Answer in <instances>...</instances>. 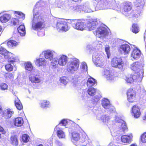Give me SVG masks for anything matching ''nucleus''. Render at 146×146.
<instances>
[{
	"mask_svg": "<svg viewBox=\"0 0 146 146\" xmlns=\"http://www.w3.org/2000/svg\"><path fill=\"white\" fill-rule=\"evenodd\" d=\"M71 121L69 120H67L66 119H63L60 122L59 124L57 125H59V126L60 125H62L63 126H66L67 125H69V123Z\"/></svg>",
	"mask_w": 146,
	"mask_h": 146,
	"instance_id": "obj_45",
	"label": "nucleus"
},
{
	"mask_svg": "<svg viewBox=\"0 0 146 146\" xmlns=\"http://www.w3.org/2000/svg\"><path fill=\"white\" fill-rule=\"evenodd\" d=\"M22 139L23 142L27 143L29 140V137L27 134H24L23 135Z\"/></svg>",
	"mask_w": 146,
	"mask_h": 146,
	"instance_id": "obj_50",
	"label": "nucleus"
},
{
	"mask_svg": "<svg viewBox=\"0 0 146 146\" xmlns=\"http://www.w3.org/2000/svg\"><path fill=\"white\" fill-rule=\"evenodd\" d=\"M87 92L90 96H93L96 94V90L94 88H90L88 89Z\"/></svg>",
	"mask_w": 146,
	"mask_h": 146,
	"instance_id": "obj_46",
	"label": "nucleus"
},
{
	"mask_svg": "<svg viewBox=\"0 0 146 146\" xmlns=\"http://www.w3.org/2000/svg\"><path fill=\"white\" fill-rule=\"evenodd\" d=\"M96 83V81L94 79L90 77L87 80V85L88 87H91L94 86Z\"/></svg>",
	"mask_w": 146,
	"mask_h": 146,
	"instance_id": "obj_38",
	"label": "nucleus"
},
{
	"mask_svg": "<svg viewBox=\"0 0 146 146\" xmlns=\"http://www.w3.org/2000/svg\"><path fill=\"white\" fill-rule=\"evenodd\" d=\"M141 140L143 143H146V132L142 135L141 136Z\"/></svg>",
	"mask_w": 146,
	"mask_h": 146,
	"instance_id": "obj_57",
	"label": "nucleus"
},
{
	"mask_svg": "<svg viewBox=\"0 0 146 146\" xmlns=\"http://www.w3.org/2000/svg\"><path fill=\"white\" fill-rule=\"evenodd\" d=\"M14 111L11 109H5L3 111L2 116L5 119H8L11 117Z\"/></svg>",
	"mask_w": 146,
	"mask_h": 146,
	"instance_id": "obj_26",
	"label": "nucleus"
},
{
	"mask_svg": "<svg viewBox=\"0 0 146 146\" xmlns=\"http://www.w3.org/2000/svg\"><path fill=\"white\" fill-rule=\"evenodd\" d=\"M80 136L79 133L76 132H73L71 134V141L76 146L79 145L78 142L80 139Z\"/></svg>",
	"mask_w": 146,
	"mask_h": 146,
	"instance_id": "obj_22",
	"label": "nucleus"
},
{
	"mask_svg": "<svg viewBox=\"0 0 146 146\" xmlns=\"http://www.w3.org/2000/svg\"><path fill=\"white\" fill-rule=\"evenodd\" d=\"M131 112L132 115L135 118H139L141 115L140 108L137 105H134L132 107Z\"/></svg>",
	"mask_w": 146,
	"mask_h": 146,
	"instance_id": "obj_21",
	"label": "nucleus"
},
{
	"mask_svg": "<svg viewBox=\"0 0 146 146\" xmlns=\"http://www.w3.org/2000/svg\"><path fill=\"white\" fill-rule=\"evenodd\" d=\"M15 104L18 110H20L22 109L23 108L22 105L18 98L15 101Z\"/></svg>",
	"mask_w": 146,
	"mask_h": 146,
	"instance_id": "obj_43",
	"label": "nucleus"
},
{
	"mask_svg": "<svg viewBox=\"0 0 146 146\" xmlns=\"http://www.w3.org/2000/svg\"><path fill=\"white\" fill-rule=\"evenodd\" d=\"M79 65V60L76 58H73L67 66L68 70L73 73L78 69Z\"/></svg>",
	"mask_w": 146,
	"mask_h": 146,
	"instance_id": "obj_10",
	"label": "nucleus"
},
{
	"mask_svg": "<svg viewBox=\"0 0 146 146\" xmlns=\"http://www.w3.org/2000/svg\"><path fill=\"white\" fill-rule=\"evenodd\" d=\"M35 8L33 9L32 29L37 31L44 27V21L42 15L38 12H35Z\"/></svg>",
	"mask_w": 146,
	"mask_h": 146,
	"instance_id": "obj_3",
	"label": "nucleus"
},
{
	"mask_svg": "<svg viewBox=\"0 0 146 146\" xmlns=\"http://www.w3.org/2000/svg\"><path fill=\"white\" fill-rule=\"evenodd\" d=\"M105 50L107 55L108 58H109L110 56L109 46V45L106 46L105 47Z\"/></svg>",
	"mask_w": 146,
	"mask_h": 146,
	"instance_id": "obj_53",
	"label": "nucleus"
},
{
	"mask_svg": "<svg viewBox=\"0 0 146 146\" xmlns=\"http://www.w3.org/2000/svg\"><path fill=\"white\" fill-rule=\"evenodd\" d=\"M131 29L132 32L135 33H138L139 31L138 26L137 24H133Z\"/></svg>",
	"mask_w": 146,
	"mask_h": 146,
	"instance_id": "obj_47",
	"label": "nucleus"
},
{
	"mask_svg": "<svg viewBox=\"0 0 146 146\" xmlns=\"http://www.w3.org/2000/svg\"><path fill=\"white\" fill-rule=\"evenodd\" d=\"M54 130L56 131L57 136L59 138H65V134L64 132L59 127V125H57L55 128Z\"/></svg>",
	"mask_w": 146,
	"mask_h": 146,
	"instance_id": "obj_28",
	"label": "nucleus"
},
{
	"mask_svg": "<svg viewBox=\"0 0 146 146\" xmlns=\"http://www.w3.org/2000/svg\"><path fill=\"white\" fill-rule=\"evenodd\" d=\"M68 61V57L64 55H60L58 58H54L51 62V65L54 68H58V65L65 66Z\"/></svg>",
	"mask_w": 146,
	"mask_h": 146,
	"instance_id": "obj_6",
	"label": "nucleus"
},
{
	"mask_svg": "<svg viewBox=\"0 0 146 146\" xmlns=\"http://www.w3.org/2000/svg\"><path fill=\"white\" fill-rule=\"evenodd\" d=\"M2 112H3L2 107L0 106V114Z\"/></svg>",
	"mask_w": 146,
	"mask_h": 146,
	"instance_id": "obj_63",
	"label": "nucleus"
},
{
	"mask_svg": "<svg viewBox=\"0 0 146 146\" xmlns=\"http://www.w3.org/2000/svg\"><path fill=\"white\" fill-rule=\"evenodd\" d=\"M18 44V42L16 41L13 40H10L8 41L7 44V46L10 48L14 46H16Z\"/></svg>",
	"mask_w": 146,
	"mask_h": 146,
	"instance_id": "obj_42",
	"label": "nucleus"
},
{
	"mask_svg": "<svg viewBox=\"0 0 146 146\" xmlns=\"http://www.w3.org/2000/svg\"><path fill=\"white\" fill-rule=\"evenodd\" d=\"M18 58L12 53L8 51L2 46H0V62L7 61L13 62L17 61Z\"/></svg>",
	"mask_w": 146,
	"mask_h": 146,
	"instance_id": "obj_4",
	"label": "nucleus"
},
{
	"mask_svg": "<svg viewBox=\"0 0 146 146\" xmlns=\"http://www.w3.org/2000/svg\"><path fill=\"white\" fill-rule=\"evenodd\" d=\"M56 7L61 9H63L64 8V2L62 0H56Z\"/></svg>",
	"mask_w": 146,
	"mask_h": 146,
	"instance_id": "obj_40",
	"label": "nucleus"
},
{
	"mask_svg": "<svg viewBox=\"0 0 146 146\" xmlns=\"http://www.w3.org/2000/svg\"><path fill=\"white\" fill-rule=\"evenodd\" d=\"M141 10L139 9H135L133 10L130 13V15L129 16V18L131 17H137L140 15Z\"/></svg>",
	"mask_w": 146,
	"mask_h": 146,
	"instance_id": "obj_33",
	"label": "nucleus"
},
{
	"mask_svg": "<svg viewBox=\"0 0 146 146\" xmlns=\"http://www.w3.org/2000/svg\"><path fill=\"white\" fill-rule=\"evenodd\" d=\"M0 132H1L2 134H5V131L4 129L0 125Z\"/></svg>",
	"mask_w": 146,
	"mask_h": 146,
	"instance_id": "obj_60",
	"label": "nucleus"
},
{
	"mask_svg": "<svg viewBox=\"0 0 146 146\" xmlns=\"http://www.w3.org/2000/svg\"><path fill=\"white\" fill-rule=\"evenodd\" d=\"M13 121L14 125L17 127L22 126L24 123L23 119L21 117L16 118Z\"/></svg>",
	"mask_w": 146,
	"mask_h": 146,
	"instance_id": "obj_29",
	"label": "nucleus"
},
{
	"mask_svg": "<svg viewBox=\"0 0 146 146\" xmlns=\"http://www.w3.org/2000/svg\"><path fill=\"white\" fill-rule=\"evenodd\" d=\"M127 94V100L129 102H133L136 101V92L133 89L131 88L128 90Z\"/></svg>",
	"mask_w": 146,
	"mask_h": 146,
	"instance_id": "obj_19",
	"label": "nucleus"
},
{
	"mask_svg": "<svg viewBox=\"0 0 146 146\" xmlns=\"http://www.w3.org/2000/svg\"><path fill=\"white\" fill-rule=\"evenodd\" d=\"M109 30L104 27H101L97 29L93 33L99 38H104L107 36L109 34Z\"/></svg>",
	"mask_w": 146,
	"mask_h": 146,
	"instance_id": "obj_11",
	"label": "nucleus"
},
{
	"mask_svg": "<svg viewBox=\"0 0 146 146\" xmlns=\"http://www.w3.org/2000/svg\"><path fill=\"white\" fill-rule=\"evenodd\" d=\"M100 100L99 97L97 96H96L94 97L93 100L96 102H97Z\"/></svg>",
	"mask_w": 146,
	"mask_h": 146,
	"instance_id": "obj_59",
	"label": "nucleus"
},
{
	"mask_svg": "<svg viewBox=\"0 0 146 146\" xmlns=\"http://www.w3.org/2000/svg\"><path fill=\"white\" fill-rule=\"evenodd\" d=\"M60 82L64 85H66L67 83L66 78L65 77H62L60 78Z\"/></svg>",
	"mask_w": 146,
	"mask_h": 146,
	"instance_id": "obj_54",
	"label": "nucleus"
},
{
	"mask_svg": "<svg viewBox=\"0 0 146 146\" xmlns=\"http://www.w3.org/2000/svg\"><path fill=\"white\" fill-rule=\"evenodd\" d=\"M8 86L7 84L4 83H0V89L2 90H5L7 89Z\"/></svg>",
	"mask_w": 146,
	"mask_h": 146,
	"instance_id": "obj_51",
	"label": "nucleus"
},
{
	"mask_svg": "<svg viewBox=\"0 0 146 146\" xmlns=\"http://www.w3.org/2000/svg\"><path fill=\"white\" fill-rule=\"evenodd\" d=\"M119 50L121 54L126 55L129 53L131 48L129 45L125 44L121 45L119 48Z\"/></svg>",
	"mask_w": 146,
	"mask_h": 146,
	"instance_id": "obj_20",
	"label": "nucleus"
},
{
	"mask_svg": "<svg viewBox=\"0 0 146 146\" xmlns=\"http://www.w3.org/2000/svg\"><path fill=\"white\" fill-rule=\"evenodd\" d=\"M115 121L117 123V125L119 128V134H123L127 131V128L125 122L123 120L116 116L115 117Z\"/></svg>",
	"mask_w": 146,
	"mask_h": 146,
	"instance_id": "obj_9",
	"label": "nucleus"
},
{
	"mask_svg": "<svg viewBox=\"0 0 146 146\" xmlns=\"http://www.w3.org/2000/svg\"><path fill=\"white\" fill-rule=\"evenodd\" d=\"M0 21L3 23H6L10 19L11 16L9 14L1 13H0Z\"/></svg>",
	"mask_w": 146,
	"mask_h": 146,
	"instance_id": "obj_25",
	"label": "nucleus"
},
{
	"mask_svg": "<svg viewBox=\"0 0 146 146\" xmlns=\"http://www.w3.org/2000/svg\"><path fill=\"white\" fill-rule=\"evenodd\" d=\"M10 143L14 146H17L18 144V141L16 136L12 135L10 138Z\"/></svg>",
	"mask_w": 146,
	"mask_h": 146,
	"instance_id": "obj_39",
	"label": "nucleus"
},
{
	"mask_svg": "<svg viewBox=\"0 0 146 146\" xmlns=\"http://www.w3.org/2000/svg\"><path fill=\"white\" fill-rule=\"evenodd\" d=\"M46 61L44 58H40L36 59L35 64L38 66H43L46 65Z\"/></svg>",
	"mask_w": 146,
	"mask_h": 146,
	"instance_id": "obj_31",
	"label": "nucleus"
},
{
	"mask_svg": "<svg viewBox=\"0 0 146 146\" xmlns=\"http://www.w3.org/2000/svg\"><path fill=\"white\" fill-rule=\"evenodd\" d=\"M93 60L95 65L99 67L103 66L105 63V58L103 55L100 54L94 53Z\"/></svg>",
	"mask_w": 146,
	"mask_h": 146,
	"instance_id": "obj_8",
	"label": "nucleus"
},
{
	"mask_svg": "<svg viewBox=\"0 0 146 146\" xmlns=\"http://www.w3.org/2000/svg\"><path fill=\"white\" fill-rule=\"evenodd\" d=\"M111 64L113 67L122 70L123 69L124 64L121 58L114 57L111 59Z\"/></svg>",
	"mask_w": 146,
	"mask_h": 146,
	"instance_id": "obj_12",
	"label": "nucleus"
},
{
	"mask_svg": "<svg viewBox=\"0 0 146 146\" xmlns=\"http://www.w3.org/2000/svg\"><path fill=\"white\" fill-rule=\"evenodd\" d=\"M31 72V74L29 76V80L32 82L35 83H39L40 82V77H39L36 74L34 73L33 71Z\"/></svg>",
	"mask_w": 146,
	"mask_h": 146,
	"instance_id": "obj_24",
	"label": "nucleus"
},
{
	"mask_svg": "<svg viewBox=\"0 0 146 146\" xmlns=\"http://www.w3.org/2000/svg\"><path fill=\"white\" fill-rule=\"evenodd\" d=\"M92 3L100 9H118V5L116 3L115 0H92Z\"/></svg>",
	"mask_w": 146,
	"mask_h": 146,
	"instance_id": "obj_2",
	"label": "nucleus"
},
{
	"mask_svg": "<svg viewBox=\"0 0 146 146\" xmlns=\"http://www.w3.org/2000/svg\"><path fill=\"white\" fill-rule=\"evenodd\" d=\"M143 119L144 120H146V113L145 114V115L143 116Z\"/></svg>",
	"mask_w": 146,
	"mask_h": 146,
	"instance_id": "obj_62",
	"label": "nucleus"
},
{
	"mask_svg": "<svg viewBox=\"0 0 146 146\" xmlns=\"http://www.w3.org/2000/svg\"><path fill=\"white\" fill-rule=\"evenodd\" d=\"M54 21L56 23V28L58 31L66 32L68 30L69 28L66 20L56 18Z\"/></svg>",
	"mask_w": 146,
	"mask_h": 146,
	"instance_id": "obj_7",
	"label": "nucleus"
},
{
	"mask_svg": "<svg viewBox=\"0 0 146 146\" xmlns=\"http://www.w3.org/2000/svg\"><path fill=\"white\" fill-rule=\"evenodd\" d=\"M145 0H139L135 4V8L140 10L143 8L145 3Z\"/></svg>",
	"mask_w": 146,
	"mask_h": 146,
	"instance_id": "obj_35",
	"label": "nucleus"
},
{
	"mask_svg": "<svg viewBox=\"0 0 146 146\" xmlns=\"http://www.w3.org/2000/svg\"><path fill=\"white\" fill-rule=\"evenodd\" d=\"M15 16L24 20L25 18V14L22 12L19 11H15L14 12Z\"/></svg>",
	"mask_w": 146,
	"mask_h": 146,
	"instance_id": "obj_41",
	"label": "nucleus"
},
{
	"mask_svg": "<svg viewBox=\"0 0 146 146\" xmlns=\"http://www.w3.org/2000/svg\"><path fill=\"white\" fill-rule=\"evenodd\" d=\"M73 27L75 29L82 31L87 28L90 31L93 30L97 27L98 22L95 20L82 21L79 20H72L71 22Z\"/></svg>",
	"mask_w": 146,
	"mask_h": 146,
	"instance_id": "obj_1",
	"label": "nucleus"
},
{
	"mask_svg": "<svg viewBox=\"0 0 146 146\" xmlns=\"http://www.w3.org/2000/svg\"><path fill=\"white\" fill-rule=\"evenodd\" d=\"M132 137L133 136L131 133L127 135H124L121 137V140L123 143L129 144L132 141Z\"/></svg>",
	"mask_w": 146,
	"mask_h": 146,
	"instance_id": "obj_23",
	"label": "nucleus"
},
{
	"mask_svg": "<svg viewBox=\"0 0 146 146\" xmlns=\"http://www.w3.org/2000/svg\"><path fill=\"white\" fill-rule=\"evenodd\" d=\"M37 34L39 36H42L44 35V31H40L38 32Z\"/></svg>",
	"mask_w": 146,
	"mask_h": 146,
	"instance_id": "obj_58",
	"label": "nucleus"
},
{
	"mask_svg": "<svg viewBox=\"0 0 146 146\" xmlns=\"http://www.w3.org/2000/svg\"><path fill=\"white\" fill-rule=\"evenodd\" d=\"M25 69L29 71L32 70L33 69V66L30 62H27L25 64Z\"/></svg>",
	"mask_w": 146,
	"mask_h": 146,
	"instance_id": "obj_44",
	"label": "nucleus"
},
{
	"mask_svg": "<svg viewBox=\"0 0 146 146\" xmlns=\"http://www.w3.org/2000/svg\"><path fill=\"white\" fill-rule=\"evenodd\" d=\"M97 118L101 120L104 123H107L109 121L110 118L109 116L104 114H98L97 115Z\"/></svg>",
	"mask_w": 146,
	"mask_h": 146,
	"instance_id": "obj_27",
	"label": "nucleus"
},
{
	"mask_svg": "<svg viewBox=\"0 0 146 146\" xmlns=\"http://www.w3.org/2000/svg\"><path fill=\"white\" fill-rule=\"evenodd\" d=\"M141 54L140 50L137 48L134 49L131 53V56L134 59L137 60L140 57Z\"/></svg>",
	"mask_w": 146,
	"mask_h": 146,
	"instance_id": "obj_30",
	"label": "nucleus"
},
{
	"mask_svg": "<svg viewBox=\"0 0 146 146\" xmlns=\"http://www.w3.org/2000/svg\"><path fill=\"white\" fill-rule=\"evenodd\" d=\"M90 46H94L95 48L96 47L98 49H100L102 48V42L97 41L93 43L92 45H88L87 47L89 49H90Z\"/></svg>",
	"mask_w": 146,
	"mask_h": 146,
	"instance_id": "obj_32",
	"label": "nucleus"
},
{
	"mask_svg": "<svg viewBox=\"0 0 146 146\" xmlns=\"http://www.w3.org/2000/svg\"><path fill=\"white\" fill-rule=\"evenodd\" d=\"M4 77L7 79H9L11 80H13L14 78L13 74L10 73H6L4 75Z\"/></svg>",
	"mask_w": 146,
	"mask_h": 146,
	"instance_id": "obj_49",
	"label": "nucleus"
},
{
	"mask_svg": "<svg viewBox=\"0 0 146 146\" xmlns=\"http://www.w3.org/2000/svg\"><path fill=\"white\" fill-rule=\"evenodd\" d=\"M69 10L72 13L77 12L80 13H90L93 11L90 8L89 2L86 1L81 5L71 6Z\"/></svg>",
	"mask_w": 146,
	"mask_h": 146,
	"instance_id": "obj_5",
	"label": "nucleus"
},
{
	"mask_svg": "<svg viewBox=\"0 0 146 146\" xmlns=\"http://www.w3.org/2000/svg\"><path fill=\"white\" fill-rule=\"evenodd\" d=\"M5 70L8 72L13 71L14 70L16 71L17 70V67L16 66L12 63V64H8L5 66Z\"/></svg>",
	"mask_w": 146,
	"mask_h": 146,
	"instance_id": "obj_34",
	"label": "nucleus"
},
{
	"mask_svg": "<svg viewBox=\"0 0 146 146\" xmlns=\"http://www.w3.org/2000/svg\"><path fill=\"white\" fill-rule=\"evenodd\" d=\"M144 64L143 63L140 62H135L133 63L130 65V68L132 70L138 72L144 70L143 67Z\"/></svg>",
	"mask_w": 146,
	"mask_h": 146,
	"instance_id": "obj_15",
	"label": "nucleus"
},
{
	"mask_svg": "<svg viewBox=\"0 0 146 146\" xmlns=\"http://www.w3.org/2000/svg\"><path fill=\"white\" fill-rule=\"evenodd\" d=\"M11 23L14 25H18L19 24V20L17 19L13 18L11 20Z\"/></svg>",
	"mask_w": 146,
	"mask_h": 146,
	"instance_id": "obj_56",
	"label": "nucleus"
},
{
	"mask_svg": "<svg viewBox=\"0 0 146 146\" xmlns=\"http://www.w3.org/2000/svg\"><path fill=\"white\" fill-rule=\"evenodd\" d=\"M131 76V75H128L125 78V80L127 83H131L134 81H130V80L132 79V76Z\"/></svg>",
	"mask_w": 146,
	"mask_h": 146,
	"instance_id": "obj_55",
	"label": "nucleus"
},
{
	"mask_svg": "<svg viewBox=\"0 0 146 146\" xmlns=\"http://www.w3.org/2000/svg\"><path fill=\"white\" fill-rule=\"evenodd\" d=\"M144 70L138 72H135L134 74L131 75L132 79L130 80V81H134V82H140L142 80L143 77Z\"/></svg>",
	"mask_w": 146,
	"mask_h": 146,
	"instance_id": "obj_18",
	"label": "nucleus"
},
{
	"mask_svg": "<svg viewBox=\"0 0 146 146\" xmlns=\"http://www.w3.org/2000/svg\"><path fill=\"white\" fill-rule=\"evenodd\" d=\"M55 143L58 146H61L62 145L61 143L57 140L55 141Z\"/></svg>",
	"mask_w": 146,
	"mask_h": 146,
	"instance_id": "obj_61",
	"label": "nucleus"
},
{
	"mask_svg": "<svg viewBox=\"0 0 146 146\" xmlns=\"http://www.w3.org/2000/svg\"><path fill=\"white\" fill-rule=\"evenodd\" d=\"M72 84L75 88H77L79 86L78 80L77 79L73 78L72 81Z\"/></svg>",
	"mask_w": 146,
	"mask_h": 146,
	"instance_id": "obj_52",
	"label": "nucleus"
},
{
	"mask_svg": "<svg viewBox=\"0 0 146 146\" xmlns=\"http://www.w3.org/2000/svg\"><path fill=\"white\" fill-rule=\"evenodd\" d=\"M81 73H86L87 72L88 67L87 66L85 62H82L80 65L79 69Z\"/></svg>",
	"mask_w": 146,
	"mask_h": 146,
	"instance_id": "obj_37",
	"label": "nucleus"
},
{
	"mask_svg": "<svg viewBox=\"0 0 146 146\" xmlns=\"http://www.w3.org/2000/svg\"><path fill=\"white\" fill-rule=\"evenodd\" d=\"M130 146H137L136 145L134 144H131Z\"/></svg>",
	"mask_w": 146,
	"mask_h": 146,
	"instance_id": "obj_64",
	"label": "nucleus"
},
{
	"mask_svg": "<svg viewBox=\"0 0 146 146\" xmlns=\"http://www.w3.org/2000/svg\"><path fill=\"white\" fill-rule=\"evenodd\" d=\"M55 53L54 51L48 49L43 51L42 54L46 59L52 62L54 59V55Z\"/></svg>",
	"mask_w": 146,
	"mask_h": 146,
	"instance_id": "obj_17",
	"label": "nucleus"
},
{
	"mask_svg": "<svg viewBox=\"0 0 146 146\" xmlns=\"http://www.w3.org/2000/svg\"><path fill=\"white\" fill-rule=\"evenodd\" d=\"M50 102L48 101L44 100L42 101L41 104V107L43 108H46L49 106Z\"/></svg>",
	"mask_w": 146,
	"mask_h": 146,
	"instance_id": "obj_48",
	"label": "nucleus"
},
{
	"mask_svg": "<svg viewBox=\"0 0 146 146\" xmlns=\"http://www.w3.org/2000/svg\"><path fill=\"white\" fill-rule=\"evenodd\" d=\"M17 30L19 34L21 36H24L26 34L25 27L24 25H20L18 28Z\"/></svg>",
	"mask_w": 146,
	"mask_h": 146,
	"instance_id": "obj_36",
	"label": "nucleus"
},
{
	"mask_svg": "<svg viewBox=\"0 0 146 146\" xmlns=\"http://www.w3.org/2000/svg\"><path fill=\"white\" fill-rule=\"evenodd\" d=\"M102 104L103 107L106 109H108V113H115V108L110 104L108 100L104 98L102 101Z\"/></svg>",
	"mask_w": 146,
	"mask_h": 146,
	"instance_id": "obj_13",
	"label": "nucleus"
},
{
	"mask_svg": "<svg viewBox=\"0 0 146 146\" xmlns=\"http://www.w3.org/2000/svg\"><path fill=\"white\" fill-rule=\"evenodd\" d=\"M102 74L109 82L112 81L115 78L113 73L108 68L105 67L103 69Z\"/></svg>",
	"mask_w": 146,
	"mask_h": 146,
	"instance_id": "obj_14",
	"label": "nucleus"
},
{
	"mask_svg": "<svg viewBox=\"0 0 146 146\" xmlns=\"http://www.w3.org/2000/svg\"><path fill=\"white\" fill-rule=\"evenodd\" d=\"M121 6L123 8L124 14L127 17H128L130 15L129 11L132 8V4L129 1H125L121 4Z\"/></svg>",
	"mask_w": 146,
	"mask_h": 146,
	"instance_id": "obj_16",
	"label": "nucleus"
}]
</instances>
